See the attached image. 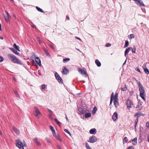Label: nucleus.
Segmentation results:
<instances>
[{
    "mask_svg": "<svg viewBox=\"0 0 149 149\" xmlns=\"http://www.w3.org/2000/svg\"><path fill=\"white\" fill-rule=\"evenodd\" d=\"M8 58L11 60L12 62L21 65L23 64L21 62L19 59L13 55L9 54H8Z\"/></svg>",
    "mask_w": 149,
    "mask_h": 149,
    "instance_id": "f257e3e1",
    "label": "nucleus"
},
{
    "mask_svg": "<svg viewBox=\"0 0 149 149\" xmlns=\"http://www.w3.org/2000/svg\"><path fill=\"white\" fill-rule=\"evenodd\" d=\"M16 146L19 149H24L23 146V144L19 139L16 141Z\"/></svg>",
    "mask_w": 149,
    "mask_h": 149,
    "instance_id": "f03ea898",
    "label": "nucleus"
},
{
    "mask_svg": "<svg viewBox=\"0 0 149 149\" xmlns=\"http://www.w3.org/2000/svg\"><path fill=\"white\" fill-rule=\"evenodd\" d=\"M34 115L36 117L38 118H39V115H41V113L38 108L36 107H34Z\"/></svg>",
    "mask_w": 149,
    "mask_h": 149,
    "instance_id": "7ed1b4c3",
    "label": "nucleus"
},
{
    "mask_svg": "<svg viewBox=\"0 0 149 149\" xmlns=\"http://www.w3.org/2000/svg\"><path fill=\"white\" fill-rule=\"evenodd\" d=\"M97 141V139L96 136H91L89 137V140L87 141L88 142L94 143Z\"/></svg>",
    "mask_w": 149,
    "mask_h": 149,
    "instance_id": "20e7f679",
    "label": "nucleus"
},
{
    "mask_svg": "<svg viewBox=\"0 0 149 149\" xmlns=\"http://www.w3.org/2000/svg\"><path fill=\"white\" fill-rule=\"evenodd\" d=\"M55 76L56 79L60 83H63V80L57 72L55 73Z\"/></svg>",
    "mask_w": 149,
    "mask_h": 149,
    "instance_id": "39448f33",
    "label": "nucleus"
},
{
    "mask_svg": "<svg viewBox=\"0 0 149 149\" xmlns=\"http://www.w3.org/2000/svg\"><path fill=\"white\" fill-rule=\"evenodd\" d=\"M135 3L140 6H145V5L142 1L141 0H134Z\"/></svg>",
    "mask_w": 149,
    "mask_h": 149,
    "instance_id": "423d86ee",
    "label": "nucleus"
},
{
    "mask_svg": "<svg viewBox=\"0 0 149 149\" xmlns=\"http://www.w3.org/2000/svg\"><path fill=\"white\" fill-rule=\"evenodd\" d=\"M77 70L79 72H80V73L82 76H85L86 77H87L88 74L84 70L81 69L80 68H78Z\"/></svg>",
    "mask_w": 149,
    "mask_h": 149,
    "instance_id": "0eeeda50",
    "label": "nucleus"
},
{
    "mask_svg": "<svg viewBox=\"0 0 149 149\" xmlns=\"http://www.w3.org/2000/svg\"><path fill=\"white\" fill-rule=\"evenodd\" d=\"M138 86L139 91L140 93H145V91L143 85H141L140 81L139 82Z\"/></svg>",
    "mask_w": 149,
    "mask_h": 149,
    "instance_id": "6e6552de",
    "label": "nucleus"
},
{
    "mask_svg": "<svg viewBox=\"0 0 149 149\" xmlns=\"http://www.w3.org/2000/svg\"><path fill=\"white\" fill-rule=\"evenodd\" d=\"M126 103L127 108L130 109L132 107V106L133 105L131 101L129 99H127L126 101Z\"/></svg>",
    "mask_w": 149,
    "mask_h": 149,
    "instance_id": "1a4fd4ad",
    "label": "nucleus"
},
{
    "mask_svg": "<svg viewBox=\"0 0 149 149\" xmlns=\"http://www.w3.org/2000/svg\"><path fill=\"white\" fill-rule=\"evenodd\" d=\"M62 72L64 74H67L69 73V70L65 67L63 66L62 68Z\"/></svg>",
    "mask_w": 149,
    "mask_h": 149,
    "instance_id": "9d476101",
    "label": "nucleus"
},
{
    "mask_svg": "<svg viewBox=\"0 0 149 149\" xmlns=\"http://www.w3.org/2000/svg\"><path fill=\"white\" fill-rule=\"evenodd\" d=\"M79 111L82 114H85L86 113L89 112V110L85 108L81 109H79Z\"/></svg>",
    "mask_w": 149,
    "mask_h": 149,
    "instance_id": "9b49d317",
    "label": "nucleus"
},
{
    "mask_svg": "<svg viewBox=\"0 0 149 149\" xmlns=\"http://www.w3.org/2000/svg\"><path fill=\"white\" fill-rule=\"evenodd\" d=\"M36 63L38 64L40 66H42L41 61L39 57H37L36 58Z\"/></svg>",
    "mask_w": 149,
    "mask_h": 149,
    "instance_id": "f8f14e48",
    "label": "nucleus"
},
{
    "mask_svg": "<svg viewBox=\"0 0 149 149\" xmlns=\"http://www.w3.org/2000/svg\"><path fill=\"white\" fill-rule=\"evenodd\" d=\"M13 129L15 132L18 135L19 134V130L16 128L15 126H13Z\"/></svg>",
    "mask_w": 149,
    "mask_h": 149,
    "instance_id": "ddd939ff",
    "label": "nucleus"
},
{
    "mask_svg": "<svg viewBox=\"0 0 149 149\" xmlns=\"http://www.w3.org/2000/svg\"><path fill=\"white\" fill-rule=\"evenodd\" d=\"M132 49V47H129L127 48L125 52L124 55L125 57H126L127 55L128 54L129 51L131 50Z\"/></svg>",
    "mask_w": 149,
    "mask_h": 149,
    "instance_id": "4468645a",
    "label": "nucleus"
},
{
    "mask_svg": "<svg viewBox=\"0 0 149 149\" xmlns=\"http://www.w3.org/2000/svg\"><path fill=\"white\" fill-rule=\"evenodd\" d=\"M118 118V113L115 112L113 113L112 116V119L113 121H115Z\"/></svg>",
    "mask_w": 149,
    "mask_h": 149,
    "instance_id": "2eb2a0df",
    "label": "nucleus"
},
{
    "mask_svg": "<svg viewBox=\"0 0 149 149\" xmlns=\"http://www.w3.org/2000/svg\"><path fill=\"white\" fill-rule=\"evenodd\" d=\"M96 130L95 128L91 129L89 131V133L91 134H95L96 133Z\"/></svg>",
    "mask_w": 149,
    "mask_h": 149,
    "instance_id": "dca6fc26",
    "label": "nucleus"
},
{
    "mask_svg": "<svg viewBox=\"0 0 149 149\" xmlns=\"http://www.w3.org/2000/svg\"><path fill=\"white\" fill-rule=\"evenodd\" d=\"M143 68L144 69L145 72L147 74H149V71L148 69L147 68L146 65H143Z\"/></svg>",
    "mask_w": 149,
    "mask_h": 149,
    "instance_id": "f3484780",
    "label": "nucleus"
},
{
    "mask_svg": "<svg viewBox=\"0 0 149 149\" xmlns=\"http://www.w3.org/2000/svg\"><path fill=\"white\" fill-rule=\"evenodd\" d=\"M113 103L116 108H117L119 105V103L118 100L116 99L114 100Z\"/></svg>",
    "mask_w": 149,
    "mask_h": 149,
    "instance_id": "a211bd4d",
    "label": "nucleus"
},
{
    "mask_svg": "<svg viewBox=\"0 0 149 149\" xmlns=\"http://www.w3.org/2000/svg\"><path fill=\"white\" fill-rule=\"evenodd\" d=\"M136 108L137 110H141L142 108V104L140 103H138V104L137 105Z\"/></svg>",
    "mask_w": 149,
    "mask_h": 149,
    "instance_id": "6ab92c4d",
    "label": "nucleus"
},
{
    "mask_svg": "<svg viewBox=\"0 0 149 149\" xmlns=\"http://www.w3.org/2000/svg\"><path fill=\"white\" fill-rule=\"evenodd\" d=\"M9 49L11 50L13 52L17 55H19V53L17 52V51L15 50L13 48H10Z\"/></svg>",
    "mask_w": 149,
    "mask_h": 149,
    "instance_id": "aec40b11",
    "label": "nucleus"
},
{
    "mask_svg": "<svg viewBox=\"0 0 149 149\" xmlns=\"http://www.w3.org/2000/svg\"><path fill=\"white\" fill-rule=\"evenodd\" d=\"M137 137H136L134 138V139L132 140V141L133 142L132 144L134 146H136L137 144Z\"/></svg>",
    "mask_w": 149,
    "mask_h": 149,
    "instance_id": "412c9836",
    "label": "nucleus"
},
{
    "mask_svg": "<svg viewBox=\"0 0 149 149\" xmlns=\"http://www.w3.org/2000/svg\"><path fill=\"white\" fill-rule=\"evenodd\" d=\"M34 141L36 143L37 146H40L41 145L40 143L38 141L37 138L34 139Z\"/></svg>",
    "mask_w": 149,
    "mask_h": 149,
    "instance_id": "4be33fe9",
    "label": "nucleus"
},
{
    "mask_svg": "<svg viewBox=\"0 0 149 149\" xmlns=\"http://www.w3.org/2000/svg\"><path fill=\"white\" fill-rule=\"evenodd\" d=\"M114 98V94L113 92L112 93L111 97L110 98V105L112 103L113 100Z\"/></svg>",
    "mask_w": 149,
    "mask_h": 149,
    "instance_id": "5701e85b",
    "label": "nucleus"
},
{
    "mask_svg": "<svg viewBox=\"0 0 149 149\" xmlns=\"http://www.w3.org/2000/svg\"><path fill=\"white\" fill-rule=\"evenodd\" d=\"M50 127L51 130L52 131V132L53 135H55V134H56L55 130H54V127L52 126L51 125H50Z\"/></svg>",
    "mask_w": 149,
    "mask_h": 149,
    "instance_id": "b1692460",
    "label": "nucleus"
},
{
    "mask_svg": "<svg viewBox=\"0 0 149 149\" xmlns=\"http://www.w3.org/2000/svg\"><path fill=\"white\" fill-rule=\"evenodd\" d=\"M53 136L59 141H62L61 137L58 134L56 135V134H55V135H54Z\"/></svg>",
    "mask_w": 149,
    "mask_h": 149,
    "instance_id": "393cba45",
    "label": "nucleus"
},
{
    "mask_svg": "<svg viewBox=\"0 0 149 149\" xmlns=\"http://www.w3.org/2000/svg\"><path fill=\"white\" fill-rule=\"evenodd\" d=\"M95 63L98 67H100L101 65V63L98 59H96L95 61Z\"/></svg>",
    "mask_w": 149,
    "mask_h": 149,
    "instance_id": "a878e982",
    "label": "nucleus"
},
{
    "mask_svg": "<svg viewBox=\"0 0 149 149\" xmlns=\"http://www.w3.org/2000/svg\"><path fill=\"white\" fill-rule=\"evenodd\" d=\"M54 121L58 125L61 127V123L56 118H55Z\"/></svg>",
    "mask_w": 149,
    "mask_h": 149,
    "instance_id": "bb28decb",
    "label": "nucleus"
},
{
    "mask_svg": "<svg viewBox=\"0 0 149 149\" xmlns=\"http://www.w3.org/2000/svg\"><path fill=\"white\" fill-rule=\"evenodd\" d=\"M91 113H89V112H87L85 114V117L86 118H88L91 117Z\"/></svg>",
    "mask_w": 149,
    "mask_h": 149,
    "instance_id": "cd10ccee",
    "label": "nucleus"
},
{
    "mask_svg": "<svg viewBox=\"0 0 149 149\" xmlns=\"http://www.w3.org/2000/svg\"><path fill=\"white\" fill-rule=\"evenodd\" d=\"M13 47H14L18 51H19V47L15 43H14L13 44Z\"/></svg>",
    "mask_w": 149,
    "mask_h": 149,
    "instance_id": "c85d7f7f",
    "label": "nucleus"
},
{
    "mask_svg": "<svg viewBox=\"0 0 149 149\" xmlns=\"http://www.w3.org/2000/svg\"><path fill=\"white\" fill-rule=\"evenodd\" d=\"M43 50L46 55L50 57V55L47 49L45 48H44Z\"/></svg>",
    "mask_w": 149,
    "mask_h": 149,
    "instance_id": "c756f323",
    "label": "nucleus"
},
{
    "mask_svg": "<svg viewBox=\"0 0 149 149\" xmlns=\"http://www.w3.org/2000/svg\"><path fill=\"white\" fill-rule=\"evenodd\" d=\"M138 120L139 118H137L135 121V124L134 125V127L135 130H136V126L137 125V124L138 123Z\"/></svg>",
    "mask_w": 149,
    "mask_h": 149,
    "instance_id": "7c9ffc66",
    "label": "nucleus"
},
{
    "mask_svg": "<svg viewBox=\"0 0 149 149\" xmlns=\"http://www.w3.org/2000/svg\"><path fill=\"white\" fill-rule=\"evenodd\" d=\"M70 59L69 58H66L63 59V62L64 63H66L70 60Z\"/></svg>",
    "mask_w": 149,
    "mask_h": 149,
    "instance_id": "2f4dec72",
    "label": "nucleus"
},
{
    "mask_svg": "<svg viewBox=\"0 0 149 149\" xmlns=\"http://www.w3.org/2000/svg\"><path fill=\"white\" fill-rule=\"evenodd\" d=\"M129 45V42L127 40H126L125 41V45L124 46V48H126Z\"/></svg>",
    "mask_w": 149,
    "mask_h": 149,
    "instance_id": "473e14b6",
    "label": "nucleus"
},
{
    "mask_svg": "<svg viewBox=\"0 0 149 149\" xmlns=\"http://www.w3.org/2000/svg\"><path fill=\"white\" fill-rule=\"evenodd\" d=\"M36 8L37 10L39 12L43 13H44V11L43 10L41 9V8H40L39 7H38V6H37L36 7Z\"/></svg>",
    "mask_w": 149,
    "mask_h": 149,
    "instance_id": "72a5a7b5",
    "label": "nucleus"
},
{
    "mask_svg": "<svg viewBox=\"0 0 149 149\" xmlns=\"http://www.w3.org/2000/svg\"><path fill=\"white\" fill-rule=\"evenodd\" d=\"M30 60L31 63H33V65L37 66L36 63L35 62V61L33 59L31 58L30 59Z\"/></svg>",
    "mask_w": 149,
    "mask_h": 149,
    "instance_id": "f704fd0d",
    "label": "nucleus"
},
{
    "mask_svg": "<svg viewBox=\"0 0 149 149\" xmlns=\"http://www.w3.org/2000/svg\"><path fill=\"white\" fill-rule=\"evenodd\" d=\"M85 146L87 149H92L89 145L88 143L87 142L85 143Z\"/></svg>",
    "mask_w": 149,
    "mask_h": 149,
    "instance_id": "c9c22d12",
    "label": "nucleus"
},
{
    "mask_svg": "<svg viewBox=\"0 0 149 149\" xmlns=\"http://www.w3.org/2000/svg\"><path fill=\"white\" fill-rule=\"evenodd\" d=\"M97 110V107L96 106H95L93 108V109L92 111L93 114H95V113Z\"/></svg>",
    "mask_w": 149,
    "mask_h": 149,
    "instance_id": "e433bc0d",
    "label": "nucleus"
},
{
    "mask_svg": "<svg viewBox=\"0 0 149 149\" xmlns=\"http://www.w3.org/2000/svg\"><path fill=\"white\" fill-rule=\"evenodd\" d=\"M128 38L130 39H131L132 38H134V35L133 34H131L128 36Z\"/></svg>",
    "mask_w": 149,
    "mask_h": 149,
    "instance_id": "4c0bfd02",
    "label": "nucleus"
},
{
    "mask_svg": "<svg viewBox=\"0 0 149 149\" xmlns=\"http://www.w3.org/2000/svg\"><path fill=\"white\" fill-rule=\"evenodd\" d=\"M127 89V87L126 85H125V87L121 88V91H125Z\"/></svg>",
    "mask_w": 149,
    "mask_h": 149,
    "instance_id": "58836bf2",
    "label": "nucleus"
},
{
    "mask_svg": "<svg viewBox=\"0 0 149 149\" xmlns=\"http://www.w3.org/2000/svg\"><path fill=\"white\" fill-rule=\"evenodd\" d=\"M128 141V139L126 137H125L124 138V139H123V143H124V142H125V143H126Z\"/></svg>",
    "mask_w": 149,
    "mask_h": 149,
    "instance_id": "ea45409f",
    "label": "nucleus"
},
{
    "mask_svg": "<svg viewBox=\"0 0 149 149\" xmlns=\"http://www.w3.org/2000/svg\"><path fill=\"white\" fill-rule=\"evenodd\" d=\"M5 13L7 15V18H8V19H10L11 18V16H10L9 14L8 13V11H6Z\"/></svg>",
    "mask_w": 149,
    "mask_h": 149,
    "instance_id": "a19ab883",
    "label": "nucleus"
},
{
    "mask_svg": "<svg viewBox=\"0 0 149 149\" xmlns=\"http://www.w3.org/2000/svg\"><path fill=\"white\" fill-rule=\"evenodd\" d=\"M145 93H140V96L142 98H143V97H145Z\"/></svg>",
    "mask_w": 149,
    "mask_h": 149,
    "instance_id": "79ce46f5",
    "label": "nucleus"
},
{
    "mask_svg": "<svg viewBox=\"0 0 149 149\" xmlns=\"http://www.w3.org/2000/svg\"><path fill=\"white\" fill-rule=\"evenodd\" d=\"M64 131L66 132V133H68V134H69L70 136H71V134L70 132L68 131V130L67 129H65L64 130Z\"/></svg>",
    "mask_w": 149,
    "mask_h": 149,
    "instance_id": "37998d69",
    "label": "nucleus"
},
{
    "mask_svg": "<svg viewBox=\"0 0 149 149\" xmlns=\"http://www.w3.org/2000/svg\"><path fill=\"white\" fill-rule=\"evenodd\" d=\"M131 49H132V52L133 53H135L136 52V48L135 47H134V48H132Z\"/></svg>",
    "mask_w": 149,
    "mask_h": 149,
    "instance_id": "c03bdc74",
    "label": "nucleus"
},
{
    "mask_svg": "<svg viewBox=\"0 0 149 149\" xmlns=\"http://www.w3.org/2000/svg\"><path fill=\"white\" fill-rule=\"evenodd\" d=\"M14 92L15 95H16V97H19V95L18 93V92L17 91H14Z\"/></svg>",
    "mask_w": 149,
    "mask_h": 149,
    "instance_id": "a18cd8bd",
    "label": "nucleus"
},
{
    "mask_svg": "<svg viewBox=\"0 0 149 149\" xmlns=\"http://www.w3.org/2000/svg\"><path fill=\"white\" fill-rule=\"evenodd\" d=\"M4 17L5 18V19L6 21L8 23V22H9V19H10L6 17V16H4Z\"/></svg>",
    "mask_w": 149,
    "mask_h": 149,
    "instance_id": "49530a36",
    "label": "nucleus"
},
{
    "mask_svg": "<svg viewBox=\"0 0 149 149\" xmlns=\"http://www.w3.org/2000/svg\"><path fill=\"white\" fill-rule=\"evenodd\" d=\"M118 93H116L115 94V95L114 96V98H113V100L116 99L117 100H118Z\"/></svg>",
    "mask_w": 149,
    "mask_h": 149,
    "instance_id": "de8ad7c7",
    "label": "nucleus"
},
{
    "mask_svg": "<svg viewBox=\"0 0 149 149\" xmlns=\"http://www.w3.org/2000/svg\"><path fill=\"white\" fill-rule=\"evenodd\" d=\"M41 87L42 89L45 90V89L46 86L45 84H43L41 85Z\"/></svg>",
    "mask_w": 149,
    "mask_h": 149,
    "instance_id": "09e8293b",
    "label": "nucleus"
},
{
    "mask_svg": "<svg viewBox=\"0 0 149 149\" xmlns=\"http://www.w3.org/2000/svg\"><path fill=\"white\" fill-rule=\"evenodd\" d=\"M45 139L48 143H51V141L49 138H45Z\"/></svg>",
    "mask_w": 149,
    "mask_h": 149,
    "instance_id": "8fccbe9b",
    "label": "nucleus"
},
{
    "mask_svg": "<svg viewBox=\"0 0 149 149\" xmlns=\"http://www.w3.org/2000/svg\"><path fill=\"white\" fill-rule=\"evenodd\" d=\"M135 116L137 117V118H138L140 116V115L139 113H137L135 114Z\"/></svg>",
    "mask_w": 149,
    "mask_h": 149,
    "instance_id": "3c124183",
    "label": "nucleus"
},
{
    "mask_svg": "<svg viewBox=\"0 0 149 149\" xmlns=\"http://www.w3.org/2000/svg\"><path fill=\"white\" fill-rule=\"evenodd\" d=\"M111 46V44L109 43H107L105 45V46L107 47H110Z\"/></svg>",
    "mask_w": 149,
    "mask_h": 149,
    "instance_id": "603ef678",
    "label": "nucleus"
},
{
    "mask_svg": "<svg viewBox=\"0 0 149 149\" xmlns=\"http://www.w3.org/2000/svg\"><path fill=\"white\" fill-rule=\"evenodd\" d=\"M3 60V57L0 56V62H2Z\"/></svg>",
    "mask_w": 149,
    "mask_h": 149,
    "instance_id": "864d4df0",
    "label": "nucleus"
},
{
    "mask_svg": "<svg viewBox=\"0 0 149 149\" xmlns=\"http://www.w3.org/2000/svg\"><path fill=\"white\" fill-rule=\"evenodd\" d=\"M47 110L51 114H52L53 112L51 110L48 108L47 109Z\"/></svg>",
    "mask_w": 149,
    "mask_h": 149,
    "instance_id": "5fc2aeb1",
    "label": "nucleus"
},
{
    "mask_svg": "<svg viewBox=\"0 0 149 149\" xmlns=\"http://www.w3.org/2000/svg\"><path fill=\"white\" fill-rule=\"evenodd\" d=\"M146 126L147 128L149 127V122H148L146 123Z\"/></svg>",
    "mask_w": 149,
    "mask_h": 149,
    "instance_id": "6e6d98bb",
    "label": "nucleus"
},
{
    "mask_svg": "<svg viewBox=\"0 0 149 149\" xmlns=\"http://www.w3.org/2000/svg\"><path fill=\"white\" fill-rule=\"evenodd\" d=\"M136 70L138 72L140 73H141L140 70L138 68H137L136 69Z\"/></svg>",
    "mask_w": 149,
    "mask_h": 149,
    "instance_id": "4d7b16f0",
    "label": "nucleus"
},
{
    "mask_svg": "<svg viewBox=\"0 0 149 149\" xmlns=\"http://www.w3.org/2000/svg\"><path fill=\"white\" fill-rule=\"evenodd\" d=\"M128 149H134V147L133 146H130Z\"/></svg>",
    "mask_w": 149,
    "mask_h": 149,
    "instance_id": "13d9d810",
    "label": "nucleus"
},
{
    "mask_svg": "<svg viewBox=\"0 0 149 149\" xmlns=\"http://www.w3.org/2000/svg\"><path fill=\"white\" fill-rule=\"evenodd\" d=\"M132 80H133V81H136V82H137V81L136 80V78L135 77H133L132 78Z\"/></svg>",
    "mask_w": 149,
    "mask_h": 149,
    "instance_id": "bf43d9fd",
    "label": "nucleus"
},
{
    "mask_svg": "<svg viewBox=\"0 0 149 149\" xmlns=\"http://www.w3.org/2000/svg\"><path fill=\"white\" fill-rule=\"evenodd\" d=\"M140 140V142H141L142 141V139H141V136H140V137L139 138V139H138L139 141Z\"/></svg>",
    "mask_w": 149,
    "mask_h": 149,
    "instance_id": "052dcab7",
    "label": "nucleus"
},
{
    "mask_svg": "<svg viewBox=\"0 0 149 149\" xmlns=\"http://www.w3.org/2000/svg\"><path fill=\"white\" fill-rule=\"evenodd\" d=\"M31 26L33 28H34L35 29L36 28V26L34 24L31 25Z\"/></svg>",
    "mask_w": 149,
    "mask_h": 149,
    "instance_id": "680f3d73",
    "label": "nucleus"
},
{
    "mask_svg": "<svg viewBox=\"0 0 149 149\" xmlns=\"http://www.w3.org/2000/svg\"><path fill=\"white\" fill-rule=\"evenodd\" d=\"M50 47L52 49L54 50L55 49L54 48L53 46L50 45Z\"/></svg>",
    "mask_w": 149,
    "mask_h": 149,
    "instance_id": "e2e57ef3",
    "label": "nucleus"
},
{
    "mask_svg": "<svg viewBox=\"0 0 149 149\" xmlns=\"http://www.w3.org/2000/svg\"><path fill=\"white\" fill-rule=\"evenodd\" d=\"M23 147H27V145L25 143H24V144H23Z\"/></svg>",
    "mask_w": 149,
    "mask_h": 149,
    "instance_id": "0e129e2a",
    "label": "nucleus"
},
{
    "mask_svg": "<svg viewBox=\"0 0 149 149\" xmlns=\"http://www.w3.org/2000/svg\"><path fill=\"white\" fill-rule=\"evenodd\" d=\"M57 147L58 149H61V148L59 145H57Z\"/></svg>",
    "mask_w": 149,
    "mask_h": 149,
    "instance_id": "69168bd1",
    "label": "nucleus"
},
{
    "mask_svg": "<svg viewBox=\"0 0 149 149\" xmlns=\"http://www.w3.org/2000/svg\"><path fill=\"white\" fill-rule=\"evenodd\" d=\"M75 38L77 39H78L80 40H81V39L79 38L77 36L75 37Z\"/></svg>",
    "mask_w": 149,
    "mask_h": 149,
    "instance_id": "338daca9",
    "label": "nucleus"
},
{
    "mask_svg": "<svg viewBox=\"0 0 149 149\" xmlns=\"http://www.w3.org/2000/svg\"><path fill=\"white\" fill-rule=\"evenodd\" d=\"M147 140L148 141V142H149V134L147 136Z\"/></svg>",
    "mask_w": 149,
    "mask_h": 149,
    "instance_id": "774afa93",
    "label": "nucleus"
}]
</instances>
